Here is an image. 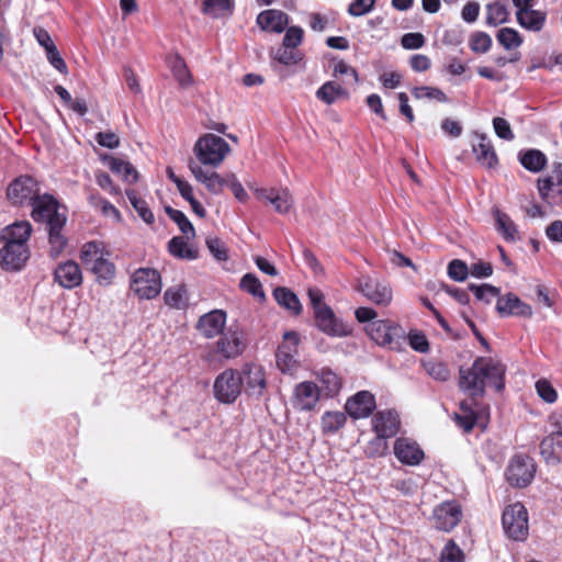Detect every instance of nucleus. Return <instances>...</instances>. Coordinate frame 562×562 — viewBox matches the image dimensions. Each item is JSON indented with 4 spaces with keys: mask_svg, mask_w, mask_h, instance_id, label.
Listing matches in <instances>:
<instances>
[{
    "mask_svg": "<svg viewBox=\"0 0 562 562\" xmlns=\"http://www.w3.org/2000/svg\"><path fill=\"white\" fill-rule=\"evenodd\" d=\"M505 366L499 361L490 357H479L470 368H460L459 387L475 401L484 395L486 382L497 392L502 391L505 386Z\"/></svg>",
    "mask_w": 562,
    "mask_h": 562,
    "instance_id": "obj_1",
    "label": "nucleus"
},
{
    "mask_svg": "<svg viewBox=\"0 0 562 562\" xmlns=\"http://www.w3.org/2000/svg\"><path fill=\"white\" fill-rule=\"evenodd\" d=\"M32 206V218L35 222L47 224L52 250L55 254H59L66 245V239L61 234L66 223V216L59 212L57 200L49 194H40Z\"/></svg>",
    "mask_w": 562,
    "mask_h": 562,
    "instance_id": "obj_2",
    "label": "nucleus"
},
{
    "mask_svg": "<svg viewBox=\"0 0 562 562\" xmlns=\"http://www.w3.org/2000/svg\"><path fill=\"white\" fill-rule=\"evenodd\" d=\"M313 310L314 324L324 334L330 337H346L351 333L350 327L336 317L333 308L324 302V294L317 288L307 291Z\"/></svg>",
    "mask_w": 562,
    "mask_h": 562,
    "instance_id": "obj_3",
    "label": "nucleus"
},
{
    "mask_svg": "<svg viewBox=\"0 0 562 562\" xmlns=\"http://www.w3.org/2000/svg\"><path fill=\"white\" fill-rule=\"evenodd\" d=\"M469 289L474 293L477 300L485 301L486 303H490L493 297H497L496 311L501 316H517L524 318H530L532 316L531 306L513 293L499 296V290L490 283H482L481 285L470 283Z\"/></svg>",
    "mask_w": 562,
    "mask_h": 562,
    "instance_id": "obj_4",
    "label": "nucleus"
},
{
    "mask_svg": "<svg viewBox=\"0 0 562 562\" xmlns=\"http://www.w3.org/2000/svg\"><path fill=\"white\" fill-rule=\"evenodd\" d=\"M368 336L379 346L398 351L405 344V330L391 319H376L366 325Z\"/></svg>",
    "mask_w": 562,
    "mask_h": 562,
    "instance_id": "obj_5",
    "label": "nucleus"
},
{
    "mask_svg": "<svg viewBox=\"0 0 562 562\" xmlns=\"http://www.w3.org/2000/svg\"><path fill=\"white\" fill-rule=\"evenodd\" d=\"M247 346L243 330L227 328L221 334L218 340L212 346V349L205 356L207 361L215 358L225 360L235 359L243 355Z\"/></svg>",
    "mask_w": 562,
    "mask_h": 562,
    "instance_id": "obj_6",
    "label": "nucleus"
},
{
    "mask_svg": "<svg viewBox=\"0 0 562 562\" xmlns=\"http://www.w3.org/2000/svg\"><path fill=\"white\" fill-rule=\"evenodd\" d=\"M229 145L225 139L214 134H206L198 139L194 153L202 165L217 167L229 153Z\"/></svg>",
    "mask_w": 562,
    "mask_h": 562,
    "instance_id": "obj_7",
    "label": "nucleus"
},
{
    "mask_svg": "<svg viewBox=\"0 0 562 562\" xmlns=\"http://www.w3.org/2000/svg\"><path fill=\"white\" fill-rule=\"evenodd\" d=\"M502 524L509 538L516 541H524L528 537V512L520 502L508 505L505 508Z\"/></svg>",
    "mask_w": 562,
    "mask_h": 562,
    "instance_id": "obj_8",
    "label": "nucleus"
},
{
    "mask_svg": "<svg viewBox=\"0 0 562 562\" xmlns=\"http://www.w3.org/2000/svg\"><path fill=\"white\" fill-rule=\"evenodd\" d=\"M241 381L238 371L226 369L220 373L213 385L215 398L224 404L234 403L241 393Z\"/></svg>",
    "mask_w": 562,
    "mask_h": 562,
    "instance_id": "obj_9",
    "label": "nucleus"
},
{
    "mask_svg": "<svg viewBox=\"0 0 562 562\" xmlns=\"http://www.w3.org/2000/svg\"><path fill=\"white\" fill-rule=\"evenodd\" d=\"M40 195L37 182L30 176L14 179L7 189V198L12 205H32Z\"/></svg>",
    "mask_w": 562,
    "mask_h": 562,
    "instance_id": "obj_10",
    "label": "nucleus"
},
{
    "mask_svg": "<svg viewBox=\"0 0 562 562\" xmlns=\"http://www.w3.org/2000/svg\"><path fill=\"white\" fill-rule=\"evenodd\" d=\"M536 473L533 459L526 454L515 456L506 470L507 482L515 487L528 486Z\"/></svg>",
    "mask_w": 562,
    "mask_h": 562,
    "instance_id": "obj_11",
    "label": "nucleus"
},
{
    "mask_svg": "<svg viewBox=\"0 0 562 562\" xmlns=\"http://www.w3.org/2000/svg\"><path fill=\"white\" fill-rule=\"evenodd\" d=\"M241 381V387L249 396L259 397L267 387L266 373L261 366L246 363L238 371Z\"/></svg>",
    "mask_w": 562,
    "mask_h": 562,
    "instance_id": "obj_12",
    "label": "nucleus"
},
{
    "mask_svg": "<svg viewBox=\"0 0 562 562\" xmlns=\"http://www.w3.org/2000/svg\"><path fill=\"white\" fill-rule=\"evenodd\" d=\"M462 518V508L457 502H443L432 512V521L436 529L445 532L451 531Z\"/></svg>",
    "mask_w": 562,
    "mask_h": 562,
    "instance_id": "obj_13",
    "label": "nucleus"
},
{
    "mask_svg": "<svg viewBox=\"0 0 562 562\" xmlns=\"http://www.w3.org/2000/svg\"><path fill=\"white\" fill-rule=\"evenodd\" d=\"M30 258L29 245H7L0 249V267L8 271H19Z\"/></svg>",
    "mask_w": 562,
    "mask_h": 562,
    "instance_id": "obj_14",
    "label": "nucleus"
},
{
    "mask_svg": "<svg viewBox=\"0 0 562 562\" xmlns=\"http://www.w3.org/2000/svg\"><path fill=\"white\" fill-rule=\"evenodd\" d=\"M374 395L369 391H360L349 397L345 404L346 413L353 419L367 418L375 409Z\"/></svg>",
    "mask_w": 562,
    "mask_h": 562,
    "instance_id": "obj_15",
    "label": "nucleus"
},
{
    "mask_svg": "<svg viewBox=\"0 0 562 562\" xmlns=\"http://www.w3.org/2000/svg\"><path fill=\"white\" fill-rule=\"evenodd\" d=\"M321 397L319 386L312 381H303L296 384L292 398L294 408L300 411H312Z\"/></svg>",
    "mask_w": 562,
    "mask_h": 562,
    "instance_id": "obj_16",
    "label": "nucleus"
},
{
    "mask_svg": "<svg viewBox=\"0 0 562 562\" xmlns=\"http://www.w3.org/2000/svg\"><path fill=\"white\" fill-rule=\"evenodd\" d=\"M226 318V312L213 310L200 316L195 327L203 337L211 339L225 331Z\"/></svg>",
    "mask_w": 562,
    "mask_h": 562,
    "instance_id": "obj_17",
    "label": "nucleus"
},
{
    "mask_svg": "<svg viewBox=\"0 0 562 562\" xmlns=\"http://www.w3.org/2000/svg\"><path fill=\"white\" fill-rule=\"evenodd\" d=\"M256 196L271 204L279 214L288 213L293 205V198L288 189H256Z\"/></svg>",
    "mask_w": 562,
    "mask_h": 562,
    "instance_id": "obj_18",
    "label": "nucleus"
},
{
    "mask_svg": "<svg viewBox=\"0 0 562 562\" xmlns=\"http://www.w3.org/2000/svg\"><path fill=\"white\" fill-rule=\"evenodd\" d=\"M358 291L375 305L387 306L393 300L390 283H359Z\"/></svg>",
    "mask_w": 562,
    "mask_h": 562,
    "instance_id": "obj_19",
    "label": "nucleus"
},
{
    "mask_svg": "<svg viewBox=\"0 0 562 562\" xmlns=\"http://www.w3.org/2000/svg\"><path fill=\"white\" fill-rule=\"evenodd\" d=\"M283 338L284 342L278 347L276 357L278 367L285 372L291 370L296 362L292 352L296 351L299 336L294 331H286Z\"/></svg>",
    "mask_w": 562,
    "mask_h": 562,
    "instance_id": "obj_20",
    "label": "nucleus"
},
{
    "mask_svg": "<svg viewBox=\"0 0 562 562\" xmlns=\"http://www.w3.org/2000/svg\"><path fill=\"white\" fill-rule=\"evenodd\" d=\"M394 454L405 464L417 465L424 459V451L416 442L406 438H397L394 443Z\"/></svg>",
    "mask_w": 562,
    "mask_h": 562,
    "instance_id": "obj_21",
    "label": "nucleus"
},
{
    "mask_svg": "<svg viewBox=\"0 0 562 562\" xmlns=\"http://www.w3.org/2000/svg\"><path fill=\"white\" fill-rule=\"evenodd\" d=\"M540 453L547 463L558 464L562 461V430H553L542 439Z\"/></svg>",
    "mask_w": 562,
    "mask_h": 562,
    "instance_id": "obj_22",
    "label": "nucleus"
},
{
    "mask_svg": "<svg viewBox=\"0 0 562 562\" xmlns=\"http://www.w3.org/2000/svg\"><path fill=\"white\" fill-rule=\"evenodd\" d=\"M32 225L27 221H19L4 227L1 232V240L7 245H29L32 234Z\"/></svg>",
    "mask_w": 562,
    "mask_h": 562,
    "instance_id": "obj_23",
    "label": "nucleus"
},
{
    "mask_svg": "<svg viewBox=\"0 0 562 562\" xmlns=\"http://www.w3.org/2000/svg\"><path fill=\"white\" fill-rule=\"evenodd\" d=\"M289 23V16L286 13L280 10H265L257 16V24L263 31L282 33Z\"/></svg>",
    "mask_w": 562,
    "mask_h": 562,
    "instance_id": "obj_24",
    "label": "nucleus"
},
{
    "mask_svg": "<svg viewBox=\"0 0 562 562\" xmlns=\"http://www.w3.org/2000/svg\"><path fill=\"white\" fill-rule=\"evenodd\" d=\"M194 178L203 183L205 188L213 194H220L227 182V177L223 178L215 171H206L200 165L191 162L189 165Z\"/></svg>",
    "mask_w": 562,
    "mask_h": 562,
    "instance_id": "obj_25",
    "label": "nucleus"
},
{
    "mask_svg": "<svg viewBox=\"0 0 562 562\" xmlns=\"http://www.w3.org/2000/svg\"><path fill=\"white\" fill-rule=\"evenodd\" d=\"M372 424L374 431L384 438L395 436L400 429L397 414L392 411L379 412L374 415Z\"/></svg>",
    "mask_w": 562,
    "mask_h": 562,
    "instance_id": "obj_26",
    "label": "nucleus"
},
{
    "mask_svg": "<svg viewBox=\"0 0 562 562\" xmlns=\"http://www.w3.org/2000/svg\"><path fill=\"white\" fill-rule=\"evenodd\" d=\"M477 143L473 144L476 160L486 168H493L498 159L491 139L485 134H476Z\"/></svg>",
    "mask_w": 562,
    "mask_h": 562,
    "instance_id": "obj_27",
    "label": "nucleus"
},
{
    "mask_svg": "<svg viewBox=\"0 0 562 562\" xmlns=\"http://www.w3.org/2000/svg\"><path fill=\"white\" fill-rule=\"evenodd\" d=\"M165 303L176 310H186L189 305V294L184 283L170 286L164 294Z\"/></svg>",
    "mask_w": 562,
    "mask_h": 562,
    "instance_id": "obj_28",
    "label": "nucleus"
},
{
    "mask_svg": "<svg viewBox=\"0 0 562 562\" xmlns=\"http://www.w3.org/2000/svg\"><path fill=\"white\" fill-rule=\"evenodd\" d=\"M347 423V416L344 412L328 411L321 418V428L324 435L337 434Z\"/></svg>",
    "mask_w": 562,
    "mask_h": 562,
    "instance_id": "obj_29",
    "label": "nucleus"
},
{
    "mask_svg": "<svg viewBox=\"0 0 562 562\" xmlns=\"http://www.w3.org/2000/svg\"><path fill=\"white\" fill-rule=\"evenodd\" d=\"M516 18L520 26L530 31H540L546 22V14L532 8L517 11Z\"/></svg>",
    "mask_w": 562,
    "mask_h": 562,
    "instance_id": "obj_30",
    "label": "nucleus"
},
{
    "mask_svg": "<svg viewBox=\"0 0 562 562\" xmlns=\"http://www.w3.org/2000/svg\"><path fill=\"white\" fill-rule=\"evenodd\" d=\"M234 9V0H204L202 12L213 19L231 15Z\"/></svg>",
    "mask_w": 562,
    "mask_h": 562,
    "instance_id": "obj_31",
    "label": "nucleus"
},
{
    "mask_svg": "<svg viewBox=\"0 0 562 562\" xmlns=\"http://www.w3.org/2000/svg\"><path fill=\"white\" fill-rule=\"evenodd\" d=\"M316 98L326 104H333L340 98H348V93L339 83L327 81L318 88Z\"/></svg>",
    "mask_w": 562,
    "mask_h": 562,
    "instance_id": "obj_32",
    "label": "nucleus"
},
{
    "mask_svg": "<svg viewBox=\"0 0 562 562\" xmlns=\"http://www.w3.org/2000/svg\"><path fill=\"white\" fill-rule=\"evenodd\" d=\"M321 394L324 393L326 397H334L338 394L341 387L339 376L329 369H322L319 372Z\"/></svg>",
    "mask_w": 562,
    "mask_h": 562,
    "instance_id": "obj_33",
    "label": "nucleus"
},
{
    "mask_svg": "<svg viewBox=\"0 0 562 562\" xmlns=\"http://www.w3.org/2000/svg\"><path fill=\"white\" fill-rule=\"evenodd\" d=\"M494 217L496 222L497 232L506 239L507 241H515L517 237V227L512 218L504 212L499 210H495Z\"/></svg>",
    "mask_w": 562,
    "mask_h": 562,
    "instance_id": "obj_34",
    "label": "nucleus"
},
{
    "mask_svg": "<svg viewBox=\"0 0 562 562\" xmlns=\"http://www.w3.org/2000/svg\"><path fill=\"white\" fill-rule=\"evenodd\" d=\"M519 161L527 170L539 172L544 168L547 164V157L542 151L538 149H529L520 154Z\"/></svg>",
    "mask_w": 562,
    "mask_h": 562,
    "instance_id": "obj_35",
    "label": "nucleus"
},
{
    "mask_svg": "<svg viewBox=\"0 0 562 562\" xmlns=\"http://www.w3.org/2000/svg\"><path fill=\"white\" fill-rule=\"evenodd\" d=\"M109 167L113 172L122 176L123 180L127 183H134L138 180L137 170L126 160L111 157L109 159Z\"/></svg>",
    "mask_w": 562,
    "mask_h": 562,
    "instance_id": "obj_36",
    "label": "nucleus"
},
{
    "mask_svg": "<svg viewBox=\"0 0 562 562\" xmlns=\"http://www.w3.org/2000/svg\"><path fill=\"white\" fill-rule=\"evenodd\" d=\"M273 295L276 301L283 307L293 312V314L299 315L302 311V305L292 291L286 288H276L273 290Z\"/></svg>",
    "mask_w": 562,
    "mask_h": 562,
    "instance_id": "obj_37",
    "label": "nucleus"
},
{
    "mask_svg": "<svg viewBox=\"0 0 562 562\" xmlns=\"http://www.w3.org/2000/svg\"><path fill=\"white\" fill-rule=\"evenodd\" d=\"M104 255L103 245L93 240L88 241L82 246L80 259L86 267L91 268L97 261L104 257Z\"/></svg>",
    "mask_w": 562,
    "mask_h": 562,
    "instance_id": "obj_38",
    "label": "nucleus"
},
{
    "mask_svg": "<svg viewBox=\"0 0 562 562\" xmlns=\"http://www.w3.org/2000/svg\"><path fill=\"white\" fill-rule=\"evenodd\" d=\"M54 281H81L79 266L72 260L58 265L54 271Z\"/></svg>",
    "mask_w": 562,
    "mask_h": 562,
    "instance_id": "obj_39",
    "label": "nucleus"
},
{
    "mask_svg": "<svg viewBox=\"0 0 562 562\" xmlns=\"http://www.w3.org/2000/svg\"><path fill=\"white\" fill-rule=\"evenodd\" d=\"M169 252L181 259H195L198 257V251L190 247L188 243L182 237H173L168 243Z\"/></svg>",
    "mask_w": 562,
    "mask_h": 562,
    "instance_id": "obj_40",
    "label": "nucleus"
},
{
    "mask_svg": "<svg viewBox=\"0 0 562 562\" xmlns=\"http://www.w3.org/2000/svg\"><path fill=\"white\" fill-rule=\"evenodd\" d=\"M126 195H127L131 204L133 205V207L136 210L138 215L142 217V220L147 224L154 223L155 216H154L153 212L150 211V209L148 207L147 202L145 200H143L142 198H139L137 195L136 191H134V190H127Z\"/></svg>",
    "mask_w": 562,
    "mask_h": 562,
    "instance_id": "obj_41",
    "label": "nucleus"
},
{
    "mask_svg": "<svg viewBox=\"0 0 562 562\" xmlns=\"http://www.w3.org/2000/svg\"><path fill=\"white\" fill-rule=\"evenodd\" d=\"M171 70L181 87L187 88L192 85V76L182 57L176 56L171 65Z\"/></svg>",
    "mask_w": 562,
    "mask_h": 562,
    "instance_id": "obj_42",
    "label": "nucleus"
},
{
    "mask_svg": "<svg viewBox=\"0 0 562 562\" xmlns=\"http://www.w3.org/2000/svg\"><path fill=\"white\" fill-rule=\"evenodd\" d=\"M162 283H130L131 291L139 300H151L161 292Z\"/></svg>",
    "mask_w": 562,
    "mask_h": 562,
    "instance_id": "obj_43",
    "label": "nucleus"
},
{
    "mask_svg": "<svg viewBox=\"0 0 562 562\" xmlns=\"http://www.w3.org/2000/svg\"><path fill=\"white\" fill-rule=\"evenodd\" d=\"M165 211L186 236H194V227L183 212L171 206H166Z\"/></svg>",
    "mask_w": 562,
    "mask_h": 562,
    "instance_id": "obj_44",
    "label": "nucleus"
},
{
    "mask_svg": "<svg viewBox=\"0 0 562 562\" xmlns=\"http://www.w3.org/2000/svg\"><path fill=\"white\" fill-rule=\"evenodd\" d=\"M411 92H412V95L418 100L419 99H430V100H436L441 103L448 102V98L445 94V92L436 87H428V86L414 87L411 90Z\"/></svg>",
    "mask_w": 562,
    "mask_h": 562,
    "instance_id": "obj_45",
    "label": "nucleus"
},
{
    "mask_svg": "<svg viewBox=\"0 0 562 562\" xmlns=\"http://www.w3.org/2000/svg\"><path fill=\"white\" fill-rule=\"evenodd\" d=\"M424 368L429 376L439 382H446L450 379V370L443 362L429 360L424 363Z\"/></svg>",
    "mask_w": 562,
    "mask_h": 562,
    "instance_id": "obj_46",
    "label": "nucleus"
},
{
    "mask_svg": "<svg viewBox=\"0 0 562 562\" xmlns=\"http://www.w3.org/2000/svg\"><path fill=\"white\" fill-rule=\"evenodd\" d=\"M486 23L497 26L507 20V9L499 2L491 3L487 5Z\"/></svg>",
    "mask_w": 562,
    "mask_h": 562,
    "instance_id": "obj_47",
    "label": "nucleus"
},
{
    "mask_svg": "<svg viewBox=\"0 0 562 562\" xmlns=\"http://www.w3.org/2000/svg\"><path fill=\"white\" fill-rule=\"evenodd\" d=\"M498 43L506 49L516 48L521 44V38L518 32L510 27H503L497 33Z\"/></svg>",
    "mask_w": 562,
    "mask_h": 562,
    "instance_id": "obj_48",
    "label": "nucleus"
},
{
    "mask_svg": "<svg viewBox=\"0 0 562 562\" xmlns=\"http://www.w3.org/2000/svg\"><path fill=\"white\" fill-rule=\"evenodd\" d=\"M440 562H464L463 551L453 540H449L443 547Z\"/></svg>",
    "mask_w": 562,
    "mask_h": 562,
    "instance_id": "obj_49",
    "label": "nucleus"
},
{
    "mask_svg": "<svg viewBox=\"0 0 562 562\" xmlns=\"http://www.w3.org/2000/svg\"><path fill=\"white\" fill-rule=\"evenodd\" d=\"M98 279L110 280L115 277L114 265L105 257H102L91 268Z\"/></svg>",
    "mask_w": 562,
    "mask_h": 562,
    "instance_id": "obj_50",
    "label": "nucleus"
},
{
    "mask_svg": "<svg viewBox=\"0 0 562 562\" xmlns=\"http://www.w3.org/2000/svg\"><path fill=\"white\" fill-rule=\"evenodd\" d=\"M447 273L453 281H465L469 276V266L461 259L449 262Z\"/></svg>",
    "mask_w": 562,
    "mask_h": 562,
    "instance_id": "obj_51",
    "label": "nucleus"
},
{
    "mask_svg": "<svg viewBox=\"0 0 562 562\" xmlns=\"http://www.w3.org/2000/svg\"><path fill=\"white\" fill-rule=\"evenodd\" d=\"M492 46V38L483 32L474 33L470 40V47L475 53H486Z\"/></svg>",
    "mask_w": 562,
    "mask_h": 562,
    "instance_id": "obj_52",
    "label": "nucleus"
},
{
    "mask_svg": "<svg viewBox=\"0 0 562 562\" xmlns=\"http://www.w3.org/2000/svg\"><path fill=\"white\" fill-rule=\"evenodd\" d=\"M536 390L538 395L547 403H554L558 394L552 384L546 379H540L536 382Z\"/></svg>",
    "mask_w": 562,
    "mask_h": 562,
    "instance_id": "obj_53",
    "label": "nucleus"
},
{
    "mask_svg": "<svg viewBox=\"0 0 562 562\" xmlns=\"http://www.w3.org/2000/svg\"><path fill=\"white\" fill-rule=\"evenodd\" d=\"M206 246L214 258L218 261H225L228 258L227 247L224 241L216 237H210L206 239Z\"/></svg>",
    "mask_w": 562,
    "mask_h": 562,
    "instance_id": "obj_54",
    "label": "nucleus"
},
{
    "mask_svg": "<svg viewBox=\"0 0 562 562\" xmlns=\"http://www.w3.org/2000/svg\"><path fill=\"white\" fill-rule=\"evenodd\" d=\"M469 274L476 279H486L493 274V267L487 261L477 260L469 266Z\"/></svg>",
    "mask_w": 562,
    "mask_h": 562,
    "instance_id": "obj_55",
    "label": "nucleus"
},
{
    "mask_svg": "<svg viewBox=\"0 0 562 562\" xmlns=\"http://www.w3.org/2000/svg\"><path fill=\"white\" fill-rule=\"evenodd\" d=\"M386 439L376 434L375 438L368 443L366 454L371 458L383 456L387 449Z\"/></svg>",
    "mask_w": 562,
    "mask_h": 562,
    "instance_id": "obj_56",
    "label": "nucleus"
},
{
    "mask_svg": "<svg viewBox=\"0 0 562 562\" xmlns=\"http://www.w3.org/2000/svg\"><path fill=\"white\" fill-rule=\"evenodd\" d=\"M375 0H353L348 7L351 16H362L372 11Z\"/></svg>",
    "mask_w": 562,
    "mask_h": 562,
    "instance_id": "obj_57",
    "label": "nucleus"
},
{
    "mask_svg": "<svg viewBox=\"0 0 562 562\" xmlns=\"http://www.w3.org/2000/svg\"><path fill=\"white\" fill-rule=\"evenodd\" d=\"M303 30L299 26H291L286 30L283 37V46L285 48H295L302 43Z\"/></svg>",
    "mask_w": 562,
    "mask_h": 562,
    "instance_id": "obj_58",
    "label": "nucleus"
},
{
    "mask_svg": "<svg viewBox=\"0 0 562 562\" xmlns=\"http://www.w3.org/2000/svg\"><path fill=\"white\" fill-rule=\"evenodd\" d=\"M493 127L495 134L505 140H513L515 135L510 128L509 123L503 117H494L493 119Z\"/></svg>",
    "mask_w": 562,
    "mask_h": 562,
    "instance_id": "obj_59",
    "label": "nucleus"
},
{
    "mask_svg": "<svg viewBox=\"0 0 562 562\" xmlns=\"http://www.w3.org/2000/svg\"><path fill=\"white\" fill-rule=\"evenodd\" d=\"M425 44V37L422 33H406L401 38V45L405 49H418Z\"/></svg>",
    "mask_w": 562,
    "mask_h": 562,
    "instance_id": "obj_60",
    "label": "nucleus"
},
{
    "mask_svg": "<svg viewBox=\"0 0 562 562\" xmlns=\"http://www.w3.org/2000/svg\"><path fill=\"white\" fill-rule=\"evenodd\" d=\"M95 181L101 189L105 190L110 194H112V195L121 194L120 188L113 183L111 177L108 173H105L103 171L97 172Z\"/></svg>",
    "mask_w": 562,
    "mask_h": 562,
    "instance_id": "obj_61",
    "label": "nucleus"
},
{
    "mask_svg": "<svg viewBox=\"0 0 562 562\" xmlns=\"http://www.w3.org/2000/svg\"><path fill=\"white\" fill-rule=\"evenodd\" d=\"M97 143L102 146L110 149H114L119 147L120 145V138L119 136L113 132H99L95 135Z\"/></svg>",
    "mask_w": 562,
    "mask_h": 562,
    "instance_id": "obj_62",
    "label": "nucleus"
},
{
    "mask_svg": "<svg viewBox=\"0 0 562 562\" xmlns=\"http://www.w3.org/2000/svg\"><path fill=\"white\" fill-rule=\"evenodd\" d=\"M46 56L50 65L61 74H67L68 68L65 60L61 58L56 46L46 50Z\"/></svg>",
    "mask_w": 562,
    "mask_h": 562,
    "instance_id": "obj_63",
    "label": "nucleus"
},
{
    "mask_svg": "<svg viewBox=\"0 0 562 562\" xmlns=\"http://www.w3.org/2000/svg\"><path fill=\"white\" fill-rule=\"evenodd\" d=\"M409 346L418 352H426L429 349V342L426 336L422 333H409L408 335Z\"/></svg>",
    "mask_w": 562,
    "mask_h": 562,
    "instance_id": "obj_64",
    "label": "nucleus"
}]
</instances>
